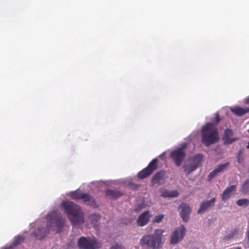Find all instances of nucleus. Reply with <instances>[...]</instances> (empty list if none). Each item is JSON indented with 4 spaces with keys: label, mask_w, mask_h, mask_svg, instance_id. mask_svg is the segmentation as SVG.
I'll return each mask as SVG.
<instances>
[{
    "label": "nucleus",
    "mask_w": 249,
    "mask_h": 249,
    "mask_svg": "<svg viewBox=\"0 0 249 249\" xmlns=\"http://www.w3.org/2000/svg\"><path fill=\"white\" fill-rule=\"evenodd\" d=\"M65 221L59 211H51L46 217L31 224V236L33 238L41 240L49 234L50 230L60 232L64 227Z\"/></svg>",
    "instance_id": "obj_1"
},
{
    "label": "nucleus",
    "mask_w": 249,
    "mask_h": 249,
    "mask_svg": "<svg viewBox=\"0 0 249 249\" xmlns=\"http://www.w3.org/2000/svg\"><path fill=\"white\" fill-rule=\"evenodd\" d=\"M61 207L73 226L80 227L85 222V213L82 208L69 200H64Z\"/></svg>",
    "instance_id": "obj_2"
},
{
    "label": "nucleus",
    "mask_w": 249,
    "mask_h": 249,
    "mask_svg": "<svg viewBox=\"0 0 249 249\" xmlns=\"http://www.w3.org/2000/svg\"><path fill=\"white\" fill-rule=\"evenodd\" d=\"M220 121L218 113H216L215 120L213 122L207 123L202 127L201 141L206 146H209L218 141L219 133L217 124Z\"/></svg>",
    "instance_id": "obj_3"
},
{
    "label": "nucleus",
    "mask_w": 249,
    "mask_h": 249,
    "mask_svg": "<svg viewBox=\"0 0 249 249\" xmlns=\"http://www.w3.org/2000/svg\"><path fill=\"white\" fill-rule=\"evenodd\" d=\"M163 231L156 229L153 234H148L143 236L140 240L142 246H146L151 249H159L162 246L161 237Z\"/></svg>",
    "instance_id": "obj_4"
},
{
    "label": "nucleus",
    "mask_w": 249,
    "mask_h": 249,
    "mask_svg": "<svg viewBox=\"0 0 249 249\" xmlns=\"http://www.w3.org/2000/svg\"><path fill=\"white\" fill-rule=\"evenodd\" d=\"M78 247L81 249H98L101 244L95 238L81 237L77 242Z\"/></svg>",
    "instance_id": "obj_5"
},
{
    "label": "nucleus",
    "mask_w": 249,
    "mask_h": 249,
    "mask_svg": "<svg viewBox=\"0 0 249 249\" xmlns=\"http://www.w3.org/2000/svg\"><path fill=\"white\" fill-rule=\"evenodd\" d=\"M187 146V144L184 143L182 144L181 147L174 150L170 154L171 158L177 166L181 165L185 158V149L186 148Z\"/></svg>",
    "instance_id": "obj_6"
},
{
    "label": "nucleus",
    "mask_w": 249,
    "mask_h": 249,
    "mask_svg": "<svg viewBox=\"0 0 249 249\" xmlns=\"http://www.w3.org/2000/svg\"><path fill=\"white\" fill-rule=\"evenodd\" d=\"M157 159H154L149 163V165L146 168L143 169L142 171L139 173L138 174V178L140 179H143L151 175L153 172L157 168Z\"/></svg>",
    "instance_id": "obj_7"
},
{
    "label": "nucleus",
    "mask_w": 249,
    "mask_h": 249,
    "mask_svg": "<svg viewBox=\"0 0 249 249\" xmlns=\"http://www.w3.org/2000/svg\"><path fill=\"white\" fill-rule=\"evenodd\" d=\"M186 232V228L183 226L177 228L171 237L170 243L171 244H176L181 241Z\"/></svg>",
    "instance_id": "obj_8"
},
{
    "label": "nucleus",
    "mask_w": 249,
    "mask_h": 249,
    "mask_svg": "<svg viewBox=\"0 0 249 249\" xmlns=\"http://www.w3.org/2000/svg\"><path fill=\"white\" fill-rule=\"evenodd\" d=\"M216 199L213 197L210 200L202 202L197 211L198 214H203L214 206Z\"/></svg>",
    "instance_id": "obj_9"
},
{
    "label": "nucleus",
    "mask_w": 249,
    "mask_h": 249,
    "mask_svg": "<svg viewBox=\"0 0 249 249\" xmlns=\"http://www.w3.org/2000/svg\"><path fill=\"white\" fill-rule=\"evenodd\" d=\"M181 209L180 215L184 222H187L189 219L191 212V208L189 205L182 203L179 207Z\"/></svg>",
    "instance_id": "obj_10"
},
{
    "label": "nucleus",
    "mask_w": 249,
    "mask_h": 249,
    "mask_svg": "<svg viewBox=\"0 0 249 249\" xmlns=\"http://www.w3.org/2000/svg\"><path fill=\"white\" fill-rule=\"evenodd\" d=\"M238 138L233 137V132L231 129H226L225 130L223 140L225 144H230L238 140Z\"/></svg>",
    "instance_id": "obj_11"
},
{
    "label": "nucleus",
    "mask_w": 249,
    "mask_h": 249,
    "mask_svg": "<svg viewBox=\"0 0 249 249\" xmlns=\"http://www.w3.org/2000/svg\"><path fill=\"white\" fill-rule=\"evenodd\" d=\"M150 218V214L149 212L148 211L144 212L139 216L137 219V222L138 225L141 227L144 226L148 223Z\"/></svg>",
    "instance_id": "obj_12"
},
{
    "label": "nucleus",
    "mask_w": 249,
    "mask_h": 249,
    "mask_svg": "<svg viewBox=\"0 0 249 249\" xmlns=\"http://www.w3.org/2000/svg\"><path fill=\"white\" fill-rule=\"evenodd\" d=\"M165 172L164 171H160L157 173L152 179V182L153 184H158L161 185L164 182Z\"/></svg>",
    "instance_id": "obj_13"
},
{
    "label": "nucleus",
    "mask_w": 249,
    "mask_h": 249,
    "mask_svg": "<svg viewBox=\"0 0 249 249\" xmlns=\"http://www.w3.org/2000/svg\"><path fill=\"white\" fill-rule=\"evenodd\" d=\"M160 196L166 198L176 197L178 196V193L177 190H168L165 189H160Z\"/></svg>",
    "instance_id": "obj_14"
},
{
    "label": "nucleus",
    "mask_w": 249,
    "mask_h": 249,
    "mask_svg": "<svg viewBox=\"0 0 249 249\" xmlns=\"http://www.w3.org/2000/svg\"><path fill=\"white\" fill-rule=\"evenodd\" d=\"M24 239V237L21 235L15 236L12 244L7 245L5 247L2 248L1 249H13L15 247L20 245L23 241Z\"/></svg>",
    "instance_id": "obj_15"
},
{
    "label": "nucleus",
    "mask_w": 249,
    "mask_h": 249,
    "mask_svg": "<svg viewBox=\"0 0 249 249\" xmlns=\"http://www.w3.org/2000/svg\"><path fill=\"white\" fill-rule=\"evenodd\" d=\"M235 188L236 186L234 185L227 187L222 195V200L225 201L228 200L235 191Z\"/></svg>",
    "instance_id": "obj_16"
},
{
    "label": "nucleus",
    "mask_w": 249,
    "mask_h": 249,
    "mask_svg": "<svg viewBox=\"0 0 249 249\" xmlns=\"http://www.w3.org/2000/svg\"><path fill=\"white\" fill-rule=\"evenodd\" d=\"M203 156L202 154H199L195 156L192 159L190 160L191 162L195 166H196L197 168L202 164Z\"/></svg>",
    "instance_id": "obj_17"
},
{
    "label": "nucleus",
    "mask_w": 249,
    "mask_h": 249,
    "mask_svg": "<svg viewBox=\"0 0 249 249\" xmlns=\"http://www.w3.org/2000/svg\"><path fill=\"white\" fill-rule=\"evenodd\" d=\"M81 199L87 205L94 206L95 204L94 198L88 194L84 193Z\"/></svg>",
    "instance_id": "obj_18"
},
{
    "label": "nucleus",
    "mask_w": 249,
    "mask_h": 249,
    "mask_svg": "<svg viewBox=\"0 0 249 249\" xmlns=\"http://www.w3.org/2000/svg\"><path fill=\"white\" fill-rule=\"evenodd\" d=\"M231 111L238 116H242L249 112V108H243L238 107H233L231 109Z\"/></svg>",
    "instance_id": "obj_19"
},
{
    "label": "nucleus",
    "mask_w": 249,
    "mask_h": 249,
    "mask_svg": "<svg viewBox=\"0 0 249 249\" xmlns=\"http://www.w3.org/2000/svg\"><path fill=\"white\" fill-rule=\"evenodd\" d=\"M89 219L94 227H96L98 226V223L100 220V216L97 214H91L89 217Z\"/></svg>",
    "instance_id": "obj_20"
},
{
    "label": "nucleus",
    "mask_w": 249,
    "mask_h": 249,
    "mask_svg": "<svg viewBox=\"0 0 249 249\" xmlns=\"http://www.w3.org/2000/svg\"><path fill=\"white\" fill-rule=\"evenodd\" d=\"M79 190H77L73 192H71L68 194V195L73 199L79 200L81 199L83 194Z\"/></svg>",
    "instance_id": "obj_21"
},
{
    "label": "nucleus",
    "mask_w": 249,
    "mask_h": 249,
    "mask_svg": "<svg viewBox=\"0 0 249 249\" xmlns=\"http://www.w3.org/2000/svg\"><path fill=\"white\" fill-rule=\"evenodd\" d=\"M184 172L186 174L189 175L197 169L196 166L193 165L191 162L189 163H186L184 166Z\"/></svg>",
    "instance_id": "obj_22"
},
{
    "label": "nucleus",
    "mask_w": 249,
    "mask_h": 249,
    "mask_svg": "<svg viewBox=\"0 0 249 249\" xmlns=\"http://www.w3.org/2000/svg\"><path fill=\"white\" fill-rule=\"evenodd\" d=\"M106 195L114 199H117L122 196V194L120 192L114 190H107L106 191Z\"/></svg>",
    "instance_id": "obj_23"
},
{
    "label": "nucleus",
    "mask_w": 249,
    "mask_h": 249,
    "mask_svg": "<svg viewBox=\"0 0 249 249\" xmlns=\"http://www.w3.org/2000/svg\"><path fill=\"white\" fill-rule=\"evenodd\" d=\"M237 233V230L234 229L233 230L228 231L224 236V240H229L232 238Z\"/></svg>",
    "instance_id": "obj_24"
},
{
    "label": "nucleus",
    "mask_w": 249,
    "mask_h": 249,
    "mask_svg": "<svg viewBox=\"0 0 249 249\" xmlns=\"http://www.w3.org/2000/svg\"><path fill=\"white\" fill-rule=\"evenodd\" d=\"M236 204L239 206L247 207L249 205V199L247 198L240 199L237 201Z\"/></svg>",
    "instance_id": "obj_25"
},
{
    "label": "nucleus",
    "mask_w": 249,
    "mask_h": 249,
    "mask_svg": "<svg viewBox=\"0 0 249 249\" xmlns=\"http://www.w3.org/2000/svg\"><path fill=\"white\" fill-rule=\"evenodd\" d=\"M241 192L244 194L249 193V179H247L242 185Z\"/></svg>",
    "instance_id": "obj_26"
},
{
    "label": "nucleus",
    "mask_w": 249,
    "mask_h": 249,
    "mask_svg": "<svg viewBox=\"0 0 249 249\" xmlns=\"http://www.w3.org/2000/svg\"><path fill=\"white\" fill-rule=\"evenodd\" d=\"M229 165V162H226L217 166L216 168L220 172H223Z\"/></svg>",
    "instance_id": "obj_27"
},
{
    "label": "nucleus",
    "mask_w": 249,
    "mask_h": 249,
    "mask_svg": "<svg viewBox=\"0 0 249 249\" xmlns=\"http://www.w3.org/2000/svg\"><path fill=\"white\" fill-rule=\"evenodd\" d=\"M164 215L163 214H161L155 216L154 218V222L157 223L160 222L164 218Z\"/></svg>",
    "instance_id": "obj_28"
},
{
    "label": "nucleus",
    "mask_w": 249,
    "mask_h": 249,
    "mask_svg": "<svg viewBox=\"0 0 249 249\" xmlns=\"http://www.w3.org/2000/svg\"><path fill=\"white\" fill-rule=\"evenodd\" d=\"M218 174L213 170L212 172H210L208 176V180L209 181L212 180L214 178H215Z\"/></svg>",
    "instance_id": "obj_29"
},
{
    "label": "nucleus",
    "mask_w": 249,
    "mask_h": 249,
    "mask_svg": "<svg viewBox=\"0 0 249 249\" xmlns=\"http://www.w3.org/2000/svg\"><path fill=\"white\" fill-rule=\"evenodd\" d=\"M110 249H125V248L121 245L116 244L111 247Z\"/></svg>",
    "instance_id": "obj_30"
},
{
    "label": "nucleus",
    "mask_w": 249,
    "mask_h": 249,
    "mask_svg": "<svg viewBox=\"0 0 249 249\" xmlns=\"http://www.w3.org/2000/svg\"><path fill=\"white\" fill-rule=\"evenodd\" d=\"M247 246L248 248L249 249V228L248 229L247 232Z\"/></svg>",
    "instance_id": "obj_31"
},
{
    "label": "nucleus",
    "mask_w": 249,
    "mask_h": 249,
    "mask_svg": "<svg viewBox=\"0 0 249 249\" xmlns=\"http://www.w3.org/2000/svg\"><path fill=\"white\" fill-rule=\"evenodd\" d=\"M142 208V207L141 205H139L137 206V208L135 209V211L137 212H139Z\"/></svg>",
    "instance_id": "obj_32"
},
{
    "label": "nucleus",
    "mask_w": 249,
    "mask_h": 249,
    "mask_svg": "<svg viewBox=\"0 0 249 249\" xmlns=\"http://www.w3.org/2000/svg\"><path fill=\"white\" fill-rule=\"evenodd\" d=\"M242 151H240L239 152V154L237 157V160L238 161L239 163H240V156L242 154Z\"/></svg>",
    "instance_id": "obj_33"
},
{
    "label": "nucleus",
    "mask_w": 249,
    "mask_h": 249,
    "mask_svg": "<svg viewBox=\"0 0 249 249\" xmlns=\"http://www.w3.org/2000/svg\"><path fill=\"white\" fill-rule=\"evenodd\" d=\"M165 153V152H163V153H162L161 155H160L159 156V157H160V159H162V158L164 157V156Z\"/></svg>",
    "instance_id": "obj_34"
},
{
    "label": "nucleus",
    "mask_w": 249,
    "mask_h": 249,
    "mask_svg": "<svg viewBox=\"0 0 249 249\" xmlns=\"http://www.w3.org/2000/svg\"><path fill=\"white\" fill-rule=\"evenodd\" d=\"M214 170L215 171V172L218 175V174H219L220 172V171H219L218 170V169L216 168L214 169Z\"/></svg>",
    "instance_id": "obj_35"
},
{
    "label": "nucleus",
    "mask_w": 249,
    "mask_h": 249,
    "mask_svg": "<svg viewBox=\"0 0 249 249\" xmlns=\"http://www.w3.org/2000/svg\"><path fill=\"white\" fill-rule=\"evenodd\" d=\"M105 183V182H103L102 181H98V182H96V183H97V184H99V183Z\"/></svg>",
    "instance_id": "obj_36"
},
{
    "label": "nucleus",
    "mask_w": 249,
    "mask_h": 249,
    "mask_svg": "<svg viewBox=\"0 0 249 249\" xmlns=\"http://www.w3.org/2000/svg\"><path fill=\"white\" fill-rule=\"evenodd\" d=\"M247 148L249 149V142L248 145L247 146Z\"/></svg>",
    "instance_id": "obj_37"
},
{
    "label": "nucleus",
    "mask_w": 249,
    "mask_h": 249,
    "mask_svg": "<svg viewBox=\"0 0 249 249\" xmlns=\"http://www.w3.org/2000/svg\"><path fill=\"white\" fill-rule=\"evenodd\" d=\"M248 132H249V129Z\"/></svg>",
    "instance_id": "obj_38"
}]
</instances>
